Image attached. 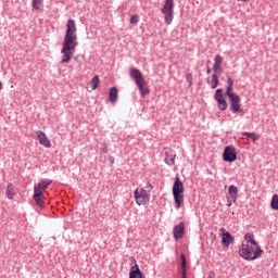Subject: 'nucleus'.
<instances>
[{"instance_id":"obj_1","label":"nucleus","mask_w":278,"mask_h":278,"mask_svg":"<svg viewBox=\"0 0 278 278\" xmlns=\"http://www.w3.org/2000/svg\"><path fill=\"white\" fill-rule=\"evenodd\" d=\"M75 49H77V24L75 23V20L70 18L66 23V31L61 49V64H68V62L73 60Z\"/></svg>"},{"instance_id":"obj_2","label":"nucleus","mask_w":278,"mask_h":278,"mask_svg":"<svg viewBox=\"0 0 278 278\" xmlns=\"http://www.w3.org/2000/svg\"><path fill=\"white\" fill-rule=\"evenodd\" d=\"M264 251L255 241V235L253 232H248L244 235V240L239 248V255L240 257H243V260H260L262 257V254Z\"/></svg>"},{"instance_id":"obj_3","label":"nucleus","mask_w":278,"mask_h":278,"mask_svg":"<svg viewBox=\"0 0 278 278\" xmlns=\"http://www.w3.org/2000/svg\"><path fill=\"white\" fill-rule=\"evenodd\" d=\"M129 75L132 79H135V83L137 84V88L139 89V92L141 97H147L151 90L149 89V85L147 84V80L144 79V76L142 75V72L136 67H130Z\"/></svg>"},{"instance_id":"obj_4","label":"nucleus","mask_w":278,"mask_h":278,"mask_svg":"<svg viewBox=\"0 0 278 278\" xmlns=\"http://www.w3.org/2000/svg\"><path fill=\"white\" fill-rule=\"evenodd\" d=\"M173 197L177 210H181V207H184V182H181L179 177L175 178L173 186Z\"/></svg>"},{"instance_id":"obj_5","label":"nucleus","mask_w":278,"mask_h":278,"mask_svg":"<svg viewBox=\"0 0 278 278\" xmlns=\"http://www.w3.org/2000/svg\"><path fill=\"white\" fill-rule=\"evenodd\" d=\"M174 8H175V3L173 2V0H165V4L161 9L162 14L165 15L164 16L165 25H170V23H173V18H175Z\"/></svg>"},{"instance_id":"obj_6","label":"nucleus","mask_w":278,"mask_h":278,"mask_svg":"<svg viewBox=\"0 0 278 278\" xmlns=\"http://www.w3.org/2000/svg\"><path fill=\"white\" fill-rule=\"evenodd\" d=\"M134 197L137 205H147V203L151 201V195H149V191L143 188H137L134 192Z\"/></svg>"},{"instance_id":"obj_7","label":"nucleus","mask_w":278,"mask_h":278,"mask_svg":"<svg viewBox=\"0 0 278 278\" xmlns=\"http://www.w3.org/2000/svg\"><path fill=\"white\" fill-rule=\"evenodd\" d=\"M227 97L230 99V112L232 114H238V112H242V109H240V96L236 93H227Z\"/></svg>"},{"instance_id":"obj_8","label":"nucleus","mask_w":278,"mask_h":278,"mask_svg":"<svg viewBox=\"0 0 278 278\" xmlns=\"http://www.w3.org/2000/svg\"><path fill=\"white\" fill-rule=\"evenodd\" d=\"M223 160L224 162H236V160H238V154L236 153V148H233V146L225 148Z\"/></svg>"},{"instance_id":"obj_9","label":"nucleus","mask_w":278,"mask_h":278,"mask_svg":"<svg viewBox=\"0 0 278 278\" xmlns=\"http://www.w3.org/2000/svg\"><path fill=\"white\" fill-rule=\"evenodd\" d=\"M215 101H217L218 110L225 112L227 110V101L223 96V89H217L214 96Z\"/></svg>"},{"instance_id":"obj_10","label":"nucleus","mask_w":278,"mask_h":278,"mask_svg":"<svg viewBox=\"0 0 278 278\" xmlns=\"http://www.w3.org/2000/svg\"><path fill=\"white\" fill-rule=\"evenodd\" d=\"M35 134L41 147H45L46 149H51V140H49V137H47V134H45V131L37 130Z\"/></svg>"},{"instance_id":"obj_11","label":"nucleus","mask_w":278,"mask_h":278,"mask_svg":"<svg viewBox=\"0 0 278 278\" xmlns=\"http://www.w3.org/2000/svg\"><path fill=\"white\" fill-rule=\"evenodd\" d=\"M51 186V180L42 179L38 184L34 186V192H39L40 194H45V190Z\"/></svg>"},{"instance_id":"obj_12","label":"nucleus","mask_w":278,"mask_h":278,"mask_svg":"<svg viewBox=\"0 0 278 278\" xmlns=\"http://www.w3.org/2000/svg\"><path fill=\"white\" fill-rule=\"evenodd\" d=\"M185 231H186V224H184V222L176 225L173 230L175 240H181V238H184Z\"/></svg>"},{"instance_id":"obj_13","label":"nucleus","mask_w":278,"mask_h":278,"mask_svg":"<svg viewBox=\"0 0 278 278\" xmlns=\"http://www.w3.org/2000/svg\"><path fill=\"white\" fill-rule=\"evenodd\" d=\"M175 157H177L175 150L170 148L165 149V164L173 166V164H175Z\"/></svg>"},{"instance_id":"obj_14","label":"nucleus","mask_w":278,"mask_h":278,"mask_svg":"<svg viewBox=\"0 0 278 278\" xmlns=\"http://www.w3.org/2000/svg\"><path fill=\"white\" fill-rule=\"evenodd\" d=\"M213 71L215 74L223 73V56H220V54H217L214 58Z\"/></svg>"},{"instance_id":"obj_15","label":"nucleus","mask_w":278,"mask_h":278,"mask_svg":"<svg viewBox=\"0 0 278 278\" xmlns=\"http://www.w3.org/2000/svg\"><path fill=\"white\" fill-rule=\"evenodd\" d=\"M134 263H135V267H131V270L129 273V278H144V275H142L140 267L136 264V260H134Z\"/></svg>"},{"instance_id":"obj_16","label":"nucleus","mask_w":278,"mask_h":278,"mask_svg":"<svg viewBox=\"0 0 278 278\" xmlns=\"http://www.w3.org/2000/svg\"><path fill=\"white\" fill-rule=\"evenodd\" d=\"M233 242V237H231V232L227 231L222 235V243L226 249H229V244Z\"/></svg>"},{"instance_id":"obj_17","label":"nucleus","mask_w":278,"mask_h":278,"mask_svg":"<svg viewBox=\"0 0 278 278\" xmlns=\"http://www.w3.org/2000/svg\"><path fill=\"white\" fill-rule=\"evenodd\" d=\"M207 85L212 90L218 88V74L214 73L207 78Z\"/></svg>"},{"instance_id":"obj_18","label":"nucleus","mask_w":278,"mask_h":278,"mask_svg":"<svg viewBox=\"0 0 278 278\" xmlns=\"http://www.w3.org/2000/svg\"><path fill=\"white\" fill-rule=\"evenodd\" d=\"M228 194L233 203L238 201V187L230 185L228 188Z\"/></svg>"},{"instance_id":"obj_19","label":"nucleus","mask_w":278,"mask_h":278,"mask_svg":"<svg viewBox=\"0 0 278 278\" xmlns=\"http://www.w3.org/2000/svg\"><path fill=\"white\" fill-rule=\"evenodd\" d=\"M34 200L39 207H42L45 205V193H40L38 191H34Z\"/></svg>"},{"instance_id":"obj_20","label":"nucleus","mask_w":278,"mask_h":278,"mask_svg":"<svg viewBox=\"0 0 278 278\" xmlns=\"http://www.w3.org/2000/svg\"><path fill=\"white\" fill-rule=\"evenodd\" d=\"M118 99V89L116 87H112L109 91V101L111 103H116Z\"/></svg>"},{"instance_id":"obj_21","label":"nucleus","mask_w":278,"mask_h":278,"mask_svg":"<svg viewBox=\"0 0 278 278\" xmlns=\"http://www.w3.org/2000/svg\"><path fill=\"white\" fill-rule=\"evenodd\" d=\"M15 195L16 193L14 192V185L9 184L7 186V198L10 199V201H12V199H14Z\"/></svg>"},{"instance_id":"obj_22","label":"nucleus","mask_w":278,"mask_h":278,"mask_svg":"<svg viewBox=\"0 0 278 278\" xmlns=\"http://www.w3.org/2000/svg\"><path fill=\"white\" fill-rule=\"evenodd\" d=\"M242 136H247V138H251L253 142H257V140H260V135L255 132H242Z\"/></svg>"},{"instance_id":"obj_23","label":"nucleus","mask_w":278,"mask_h":278,"mask_svg":"<svg viewBox=\"0 0 278 278\" xmlns=\"http://www.w3.org/2000/svg\"><path fill=\"white\" fill-rule=\"evenodd\" d=\"M91 90H97L99 88V84H101V80L99 79V76H94L91 81Z\"/></svg>"},{"instance_id":"obj_24","label":"nucleus","mask_w":278,"mask_h":278,"mask_svg":"<svg viewBox=\"0 0 278 278\" xmlns=\"http://www.w3.org/2000/svg\"><path fill=\"white\" fill-rule=\"evenodd\" d=\"M227 84H228V88H227L226 94H232L233 93V80L231 79V77H228Z\"/></svg>"},{"instance_id":"obj_25","label":"nucleus","mask_w":278,"mask_h":278,"mask_svg":"<svg viewBox=\"0 0 278 278\" xmlns=\"http://www.w3.org/2000/svg\"><path fill=\"white\" fill-rule=\"evenodd\" d=\"M270 205H271V210H278V195L277 194L273 195Z\"/></svg>"},{"instance_id":"obj_26","label":"nucleus","mask_w":278,"mask_h":278,"mask_svg":"<svg viewBox=\"0 0 278 278\" xmlns=\"http://www.w3.org/2000/svg\"><path fill=\"white\" fill-rule=\"evenodd\" d=\"M42 1L43 0H33V8L35 10H42Z\"/></svg>"},{"instance_id":"obj_27","label":"nucleus","mask_w":278,"mask_h":278,"mask_svg":"<svg viewBox=\"0 0 278 278\" xmlns=\"http://www.w3.org/2000/svg\"><path fill=\"white\" fill-rule=\"evenodd\" d=\"M139 21H140V16L138 14H135L130 17V25H138Z\"/></svg>"},{"instance_id":"obj_28","label":"nucleus","mask_w":278,"mask_h":278,"mask_svg":"<svg viewBox=\"0 0 278 278\" xmlns=\"http://www.w3.org/2000/svg\"><path fill=\"white\" fill-rule=\"evenodd\" d=\"M180 260H181V268H186L187 266L186 255L181 254Z\"/></svg>"},{"instance_id":"obj_29","label":"nucleus","mask_w":278,"mask_h":278,"mask_svg":"<svg viewBox=\"0 0 278 278\" xmlns=\"http://www.w3.org/2000/svg\"><path fill=\"white\" fill-rule=\"evenodd\" d=\"M186 79L189 81L190 86H192V74H187Z\"/></svg>"},{"instance_id":"obj_30","label":"nucleus","mask_w":278,"mask_h":278,"mask_svg":"<svg viewBox=\"0 0 278 278\" xmlns=\"http://www.w3.org/2000/svg\"><path fill=\"white\" fill-rule=\"evenodd\" d=\"M181 275H182V278H186V268H182Z\"/></svg>"},{"instance_id":"obj_31","label":"nucleus","mask_w":278,"mask_h":278,"mask_svg":"<svg viewBox=\"0 0 278 278\" xmlns=\"http://www.w3.org/2000/svg\"><path fill=\"white\" fill-rule=\"evenodd\" d=\"M102 153H108V147H104V148L102 149Z\"/></svg>"},{"instance_id":"obj_32","label":"nucleus","mask_w":278,"mask_h":278,"mask_svg":"<svg viewBox=\"0 0 278 278\" xmlns=\"http://www.w3.org/2000/svg\"><path fill=\"white\" fill-rule=\"evenodd\" d=\"M237 1H241L242 3H249V1L251 0H237Z\"/></svg>"},{"instance_id":"obj_33","label":"nucleus","mask_w":278,"mask_h":278,"mask_svg":"<svg viewBox=\"0 0 278 278\" xmlns=\"http://www.w3.org/2000/svg\"><path fill=\"white\" fill-rule=\"evenodd\" d=\"M206 73H207V75H210V73H212V70H211V68H207V70H206Z\"/></svg>"},{"instance_id":"obj_34","label":"nucleus","mask_w":278,"mask_h":278,"mask_svg":"<svg viewBox=\"0 0 278 278\" xmlns=\"http://www.w3.org/2000/svg\"><path fill=\"white\" fill-rule=\"evenodd\" d=\"M3 88V84L0 81V90H2Z\"/></svg>"},{"instance_id":"obj_35","label":"nucleus","mask_w":278,"mask_h":278,"mask_svg":"<svg viewBox=\"0 0 278 278\" xmlns=\"http://www.w3.org/2000/svg\"><path fill=\"white\" fill-rule=\"evenodd\" d=\"M228 207H231V203H228Z\"/></svg>"},{"instance_id":"obj_36","label":"nucleus","mask_w":278,"mask_h":278,"mask_svg":"<svg viewBox=\"0 0 278 278\" xmlns=\"http://www.w3.org/2000/svg\"><path fill=\"white\" fill-rule=\"evenodd\" d=\"M220 231H225V229H224V228H222V229H220Z\"/></svg>"},{"instance_id":"obj_37","label":"nucleus","mask_w":278,"mask_h":278,"mask_svg":"<svg viewBox=\"0 0 278 278\" xmlns=\"http://www.w3.org/2000/svg\"><path fill=\"white\" fill-rule=\"evenodd\" d=\"M211 278H214V277H211Z\"/></svg>"}]
</instances>
